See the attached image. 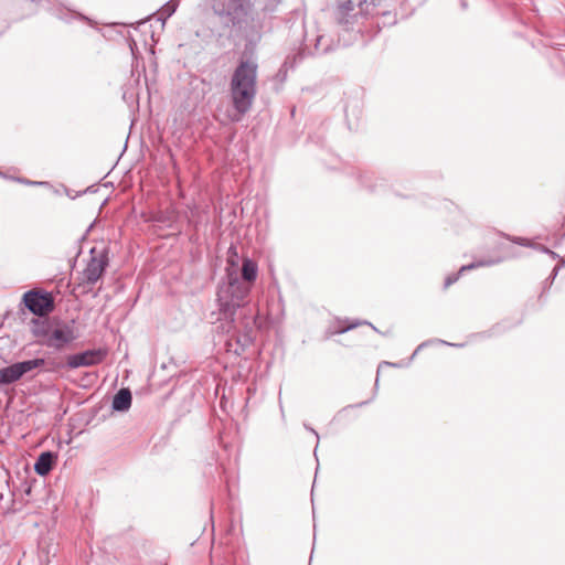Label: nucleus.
I'll return each instance as SVG.
<instances>
[{
	"instance_id": "3",
	"label": "nucleus",
	"mask_w": 565,
	"mask_h": 565,
	"mask_svg": "<svg viewBox=\"0 0 565 565\" xmlns=\"http://www.w3.org/2000/svg\"><path fill=\"white\" fill-rule=\"evenodd\" d=\"M23 302L25 307L36 316H45L54 308L52 296L38 290L26 291L23 295Z\"/></svg>"
},
{
	"instance_id": "19",
	"label": "nucleus",
	"mask_w": 565,
	"mask_h": 565,
	"mask_svg": "<svg viewBox=\"0 0 565 565\" xmlns=\"http://www.w3.org/2000/svg\"><path fill=\"white\" fill-rule=\"evenodd\" d=\"M28 184H33V185H36V184H43L42 182H26Z\"/></svg>"
},
{
	"instance_id": "18",
	"label": "nucleus",
	"mask_w": 565,
	"mask_h": 565,
	"mask_svg": "<svg viewBox=\"0 0 565 565\" xmlns=\"http://www.w3.org/2000/svg\"><path fill=\"white\" fill-rule=\"evenodd\" d=\"M220 13L221 14H226V15H231L232 14L231 10H222V11H220Z\"/></svg>"
},
{
	"instance_id": "17",
	"label": "nucleus",
	"mask_w": 565,
	"mask_h": 565,
	"mask_svg": "<svg viewBox=\"0 0 565 565\" xmlns=\"http://www.w3.org/2000/svg\"><path fill=\"white\" fill-rule=\"evenodd\" d=\"M513 242L521 244V245H525V246L529 245V242L525 238H516V239H513Z\"/></svg>"
},
{
	"instance_id": "16",
	"label": "nucleus",
	"mask_w": 565,
	"mask_h": 565,
	"mask_svg": "<svg viewBox=\"0 0 565 565\" xmlns=\"http://www.w3.org/2000/svg\"><path fill=\"white\" fill-rule=\"evenodd\" d=\"M340 8L342 11H351V10H353V3H352V1H348V2L343 3Z\"/></svg>"
},
{
	"instance_id": "13",
	"label": "nucleus",
	"mask_w": 565,
	"mask_h": 565,
	"mask_svg": "<svg viewBox=\"0 0 565 565\" xmlns=\"http://www.w3.org/2000/svg\"><path fill=\"white\" fill-rule=\"evenodd\" d=\"M45 365H47L46 371H57V370L64 367V364L62 362H57V361L46 362Z\"/></svg>"
},
{
	"instance_id": "1",
	"label": "nucleus",
	"mask_w": 565,
	"mask_h": 565,
	"mask_svg": "<svg viewBox=\"0 0 565 565\" xmlns=\"http://www.w3.org/2000/svg\"><path fill=\"white\" fill-rule=\"evenodd\" d=\"M257 63L252 58L241 60L234 70L230 93L233 109L227 114L230 121H239L249 111L257 94Z\"/></svg>"
},
{
	"instance_id": "10",
	"label": "nucleus",
	"mask_w": 565,
	"mask_h": 565,
	"mask_svg": "<svg viewBox=\"0 0 565 565\" xmlns=\"http://www.w3.org/2000/svg\"><path fill=\"white\" fill-rule=\"evenodd\" d=\"M257 274H258L257 264L249 258H245L243 260V266H242V278H243L244 282L247 285L250 282H254L257 278Z\"/></svg>"
},
{
	"instance_id": "8",
	"label": "nucleus",
	"mask_w": 565,
	"mask_h": 565,
	"mask_svg": "<svg viewBox=\"0 0 565 565\" xmlns=\"http://www.w3.org/2000/svg\"><path fill=\"white\" fill-rule=\"evenodd\" d=\"M22 377L17 363L0 369V385H9L18 382Z\"/></svg>"
},
{
	"instance_id": "4",
	"label": "nucleus",
	"mask_w": 565,
	"mask_h": 565,
	"mask_svg": "<svg viewBox=\"0 0 565 565\" xmlns=\"http://www.w3.org/2000/svg\"><path fill=\"white\" fill-rule=\"evenodd\" d=\"M106 355L107 351L105 349H94L71 354L66 358V366L68 369L94 366L102 363Z\"/></svg>"
},
{
	"instance_id": "14",
	"label": "nucleus",
	"mask_w": 565,
	"mask_h": 565,
	"mask_svg": "<svg viewBox=\"0 0 565 565\" xmlns=\"http://www.w3.org/2000/svg\"><path fill=\"white\" fill-rule=\"evenodd\" d=\"M491 263L490 262H487V263H477V264H470L468 266H462L460 268V273L465 271V270H468V269H471V268H475V267H479V266H484V265H490Z\"/></svg>"
},
{
	"instance_id": "9",
	"label": "nucleus",
	"mask_w": 565,
	"mask_h": 565,
	"mask_svg": "<svg viewBox=\"0 0 565 565\" xmlns=\"http://www.w3.org/2000/svg\"><path fill=\"white\" fill-rule=\"evenodd\" d=\"M131 406V393L128 388H121L114 396L113 408L118 412L128 411Z\"/></svg>"
},
{
	"instance_id": "20",
	"label": "nucleus",
	"mask_w": 565,
	"mask_h": 565,
	"mask_svg": "<svg viewBox=\"0 0 565 565\" xmlns=\"http://www.w3.org/2000/svg\"><path fill=\"white\" fill-rule=\"evenodd\" d=\"M169 14H171L174 11V7L168 8Z\"/></svg>"
},
{
	"instance_id": "6",
	"label": "nucleus",
	"mask_w": 565,
	"mask_h": 565,
	"mask_svg": "<svg viewBox=\"0 0 565 565\" xmlns=\"http://www.w3.org/2000/svg\"><path fill=\"white\" fill-rule=\"evenodd\" d=\"M106 267L104 258L93 257L83 271L84 281L94 285L103 275Z\"/></svg>"
},
{
	"instance_id": "2",
	"label": "nucleus",
	"mask_w": 565,
	"mask_h": 565,
	"mask_svg": "<svg viewBox=\"0 0 565 565\" xmlns=\"http://www.w3.org/2000/svg\"><path fill=\"white\" fill-rule=\"evenodd\" d=\"M250 292V286L238 278L237 270L226 268V281L217 290L220 311L228 318L230 324L234 321L236 309L243 306Z\"/></svg>"
},
{
	"instance_id": "11",
	"label": "nucleus",
	"mask_w": 565,
	"mask_h": 565,
	"mask_svg": "<svg viewBox=\"0 0 565 565\" xmlns=\"http://www.w3.org/2000/svg\"><path fill=\"white\" fill-rule=\"evenodd\" d=\"M19 370L21 372V375H25L26 373L38 369L42 367L46 364V361L44 359H34V360H28L22 362H17Z\"/></svg>"
},
{
	"instance_id": "5",
	"label": "nucleus",
	"mask_w": 565,
	"mask_h": 565,
	"mask_svg": "<svg viewBox=\"0 0 565 565\" xmlns=\"http://www.w3.org/2000/svg\"><path fill=\"white\" fill-rule=\"evenodd\" d=\"M75 339L74 331L68 326H63L52 330L46 339V344L50 348L56 350L63 349L66 344L71 343Z\"/></svg>"
},
{
	"instance_id": "12",
	"label": "nucleus",
	"mask_w": 565,
	"mask_h": 565,
	"mask_svg": "<svg viewBox=\"0 0 565 565\" xmlns=\"http://www.w3.org/2000/svg\"><path fill=\"white\" fill-rule=\"evenodd\" d=\"M227 267L226 268H230V269H234L236 270V267L238 265V254H237V249L236 247L234 246H231L228 248V252H227Z\"/></svg>"
},
{
	"instance_id": "7",
	"label": "nucleus",
	"mask_w": 565,
	"mask_h": 565,
	"mask_svg": "<svg viewBox=\"0 0 565 565\" xmlns=\"http://www.w3.org/2000/svg\"><path fill=\"white\" fill-rule=\"evenodd\" d=\"M54 459L55 456L52 452H42L34 465L35 472L40 476H46L53 467Z\"/></svg>"
},
{
	"instance_id": "15",
	"label": "nucleus",
	"mask_w": 565,
	"mask_h": 565,
	"mask_svg": "<svg viewBox=\"0 0 565 565\" xmlns=\"http://www.w3.org/2000/svg\"><path fill=\"white\" fill-rule=\"evenodd\" d=\"M458 279V276H448L445 280V287H449L451 284H454Z\"/></svg>"
}]
</instances>
